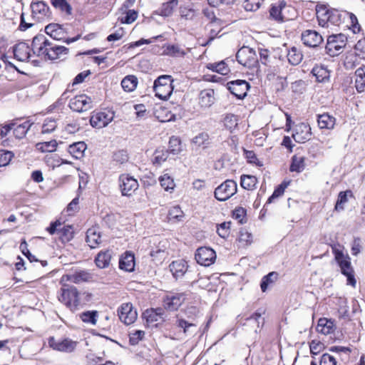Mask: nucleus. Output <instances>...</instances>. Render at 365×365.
Returning <instances> with one entry per match:
<instances>
[{"instance_id": "f257e3e1", "label": "nucleus", "mask_w": 365, "mask_h": 365, "mask_svg": "<svg viewBox=\"0 0 365 365\" xmlns=\"http://www.w3.org/2000/svg\"><path fill=\"white\" fill-rule=\"evenodd\" d=\"M332 252L334 255V259L340 267L342 274L347 278V284L355 287L356 284L354 277V272L351 264V259L348 255H344L343 252L336 247H332Z\"/></svg>"}, {"instance_id": "f03ea898", "label": "nucleus", "mask_w": 365, "mask_h": 365, "mask_svg": "<svg viewBox=\"0 0 365 365\" xmlns=\"http://www.w3.org/2000/svg\"><path fill=\"white\" fill-rule=\"evenodd\" d=\"M173 79L171 76L163 75L159 76L153 84L155 96L160 99L167 100L173 91Z\"/></svg>"}, {"instance_id": "7ed1b4c3", "label": "nucleus", "mask_w": 365, "mask_h": 365, "mask_svg": "<svg viewBox=\"0 0 365 365\" xmlns=\"http://www.w3.org/2000/svg\"><path fill=\"white\" fill-rule=\"evenodd\" d=\"M47 232L51 235H56L62 242H68L73 237V229L71 225H65L59 220L50 224L49 227H47Z\"/></svg>"}, {"instance_id": "20e7f679", "label": "nucleus", "mask_w": 365, "mask_h": 365, "mask_svg": "<svg viewBox=\"0 0 365 365\" xmlns=\"http://www.w3.org/2000/svg\"><path fill=\"white\" fill-rule=\"evenodd\" d=\"M236 58L239 63L249 68H255L258 65L256 51L248 46L240 48L237 52Z\"/></svg>"}, {"instance_id": "39448f33", "label": "nucleus", "mask_w": 365, "mask_h": 365, "mask_svg": "<svg viewBox=\"0 0 365 365\" xmlns=\"http://www.w3.org/2000/svg\"><path fill=\"white\" fill-rule=\"evenodd\" d=\"M58 299L72 310L77 309L80 305L79 292L73 286L62 288Z\"/></svg>"}, {"instance_id": "423d86ee", "label": "nucleus", "mask_w": 365, "mask_h": 365, "mask_svg": "<svg viewBox=\"0 0 365 365\" xmlns=\"http://www.w3.org/2000/svg\"><path fill=\"white\" fill-rule=\"evenodd\" d=\"M237 190V182L232 180H227L215 189L214 195L217 200L225 201L234 195Z\"/></svg>"}, {"instance_id": "0eeeda50", "label": "nucleus", "mask_w": 365, "mask_h": 365, "mask_svg": "<svg viewBox=\"0 0 365 365\" xmlns=\"http://www.w3.org/2000/svg\"><path fill=\"white\" fill-rule=\"evenodd\" d=\"M119 187L122 195L130 197L138 190V180L129 174H121L118 178Z\"/></svg>"}, {"instance_id": "6e6552de", "label": "nucleus", "mask_w": 365, "mask_h": 365, "mask_svg": "<svg viewBox=\"0 0 365 365\" xmlns=\"http://www.w3.org/2000/svg\"><path fill=\"white\" fill-rule=\"evenodd\" d=\"M69 108L78 113H83L91 110L93 107L92 98L86 94L75 96L69 101Z\"/></svg>"}, {"instance_id": "1a4fd4ad", "label": "nucleus", "mask_w": 365, "mask_h": 365, "mask_svg": "<svg viewBox=\"0 0 365 365\" xmlns=\"http://www.w3.org/2000/svg\"><path fill=\"white\" fill-rule=\"evenodd\" d=\"M344 38V36L341 34L329 36L325 46L326 53L330 56L339 54L346 45Z\"/></svg>"}, {"instance_id": "9d476101", "label": "nucleus", "mask_w": 365, "mask_h": 365, "mask_svg": "<svg viewBox=\"0 0 365 365\" xmlns=\"http://www.w3.org/2000/svg\"><path fill=\"white\" fill-rule=\"evenodd\" d=\"M117 312L120 320L126 325L134 323L138 317L136 309L130 302L122 304Z\"/></svg>"}, {"instance_id": "9b49d317", "label": "nucleus", "mask_w": 365, "mask_h": 365, "mask_svg": "<svg viewBox=\"0 0 365 365\" xmlns=\"http://www.w3.org/2000/svg\"><path fill=\"white\" fill-rule=\"evenodd\" d=\"M185 299L186 294L184 292L170 293L163 299L164 307L170 312L176 311Z\"/></svg>"}, {"instance_id": "f8f14e48", "label": "nucleus", "mask_w": 365, "mask_h": 365, "mask_svg": "<svg viewBox=\"0 0 365 365\" xmlns=\"http://www.w3.org/2000/svg\"><path fill=\"white\" fill-rule=\"evenodd\" d=\"M49 346L54 350L65 353H72L76 349L78 342L68 338L56 340L53 337H50L48 340Z\"/></svg>"}, {"instance_id": "ddd939ff", "label": "nucleus", "mask_w": 365, "mask_h": 365, "mask_svg": "<svg viewBox=\"0 0 365 365\" xmlns=\"http://www.w3.org/2000/svg\"><path fill=\"white\" fill-rule=\"evenodd\" d=\"M227 89L238 99H243L247 93L250 84L245 80H235L227 83Z\"/></svg>"}, {"instance_id": "4468645a", "label": "nucleus", "mask_w": 365, "mask_h": 365, "mask_svg": "<svg viewBox=\"0 0 365 365\" xmlns=\"http://www.w3.org/2000/svg\"><path fill=\"white\" fill-rule=\"evenodd\" d=\"M216 259L215 252L207 247H202L197 250L195 259L198 264L202 266H210Z\"/></svg>"}, {"instance_id": "2eb2a0df", "label": "nucleus", "mask_w": 365, "mask_h": 365, "mask_svg": "<svg viewBox=\"0 0 365 365\" xmlns=\"http://www.w3.org/2000/svg\"><path fill=\"white\" fill-rule=\"evenodd\" d=\"M114 113L110 110L98 112L93 114L90 119L92 127L102 128L108 125L113 119Z\"/></svg>"}, {"instance_id": "dca6fc26", "label": "nucleus", "mask_w": 365, "mask_h": 365, "mask_svg": "<svg viewBox=\"0 0 365 365\" xmlns=\"http://www.w3.org/2000/svg\"><path fill=\"white\" fill-rule=\"evenodd\" d=\"M301 38L303 43L309 47H317L323 41L322 35L311 29L303 31Z\"/></svg>"}, {"instance_id": "f3484780", "label": "nucleus", "mask_w": 365, "mask_h": 365, "mask_svg": "<svg viewBox=\"0 0 365 365\" xmlns=\"http://www.w3.org/2000/svg\"><path fill=\"white\" fill-rule=\"evenodd\" d=\"M312 133L311 128L306 123H300L297 125L292 134L294 140L299 143H303L311 139Z\"/></svg>"}, {"instance_id": "a211bd4d", "label": "nucleus", "mask_w": 365, "mask_h": 365, "mask_svg": "<svg viewBox=\"0 0 365 365\" xmlns=\"http://www.w3.org/2000/svg\"><path fill=\"white\" fill-rule=\"evenodd\" d=\"M32 51L34 54L46 60V36L42 34L36 35L32 41Z\"/></svg>"}, {"instance_id": "6ab92c4d", "label": "nucleus", "mask_w": 365, "mask_h": 365, "mask_svg": "<svg viewBox=\"0 0 365 365\" xmlns=\"http://www.w3.org/2000/svg\"><path fill=\"white\" fill-rule=\"evenodd\" d=\"M163 314L164 311L162 308H158L156 309H147L143 313V317L145 319L147 323L150 326L157 327L158 322L159 321H163Z\"/></svg>"}, {"instance_id": "aec40b11", "label": "nucleus", "mask_w": 365, "mask_h": 365, "mask_svg": "<svg viewBox=\"0 0 365 365\" xmlns=\"http://www.w3.org/2000/svg\"><path fill=\"white\" fill-rule=\"evenodd\" d=\"M187 267V262L183 259L173 261L169 265L170 270L176 279L182 277L185 274Z\"/></svg>"}, {"instance_id": "412c9836", "label": "nucleus", "mask_w": 365, "mask_h": 365, "mask_svg": "<svg viewBox=\"0 0 365 365\" xmlns=\"http://www.w3.org/2000/svg\"><path fill=\"white\" fill-rule=\"evenodd\" d=\"M32 16L38 21H42L46 17V3L43 1H33L31 4Z\"/></svg>"}, {"instance_id": "4be33fe9", "label": "nucleus", "mask_w": 365, "mask_h": 365, "mask_svg": "<svg viewBox=\"0 0 365 365\" xmlns=\"http://www.w3.org/2000/svg\"><path fill=\"white\" fill-rule=\"evenodd\" d=\"M30 48L25 43H19L14 46V57L20 61H25L30 58Z\"/></svg>"}, {"instance_id": "5701e85b", "label": "nucleus", "mask_w": 365, "mask_h": 365, "mask_svg": "<svg viewBox=\"0 0 365 365\" xmlns=\"http://www.w3.org/2000/svg\"><path fill=\"white\" fill-rule=\"evenodd\" d=\"M215 92L213 89H205L199 95V103L201 107L209 108L215 102Z\"/></svg>"}, {"instance_id": "b1692460", "label": "nucleus", "mask_w": 365, "mask_h": 365, "mask_svg": "<svg viewBox=\"0 0 365 365\" xmlns=\"http://www.w3.org/2000/svg\"><path fill=\"white\" fill-rule=\"evenodd\" d=\"M86 242L91 248H96L101 242V236L98 228L91 227L86 232Z\"/></svg>"}, {"instance_id": "393cba45", "label": "nucleus", "mask_w": 365, "mask_h": 365, "mask_svg": "<svg viewBox=\"0 0 365 365\" xmlns=\"http://www.w3.org/2000/svg\"><path fill=\"white\" fill-rule=\"evenodd\" d=\"M112 257V251L109 250L101 251L95 258V262L98 267L101 269L106 268L109 266Z\"/></svg>"}, {"instance_id": "a878e982", "label": "nucleus", "mask_w": 365, "mask_h": 365, "mask_svg": "<svg viewBox=\"0 0 365 365\" xmlns=\"http://www.w3.org/2000/svg\"><path fill=\"white\" fill-rule=\"evenodd\" d=\"M286 6L287 3L284 0L279 1L277 4H272L269 9L270 17L278 22L284 21V16L282 14V11L286 7Z\"/></svg>"}, {"instance_id": "bb28decb", "label": "nucleus", "mask_w": 365, "mask_h": 365, "mask_svg": "<svg viewBox=\"0 0 365 365\" xmlns=\"http://www.w3.org/2000/svg\"><path fill=\"white\" fill-rule=\"evenodd\" d=\"M119 267L120 269L126 272L133 271L135 267L134 255L130 252H125V255L120 259Z\"/></svg>"}, {"instance_id": "cd10ccee", "label": "nucleus", "mask_w": 365, "mask_h": 365, "mask_svg": "<svg viewBox=\"0 0 365 365\" xmlns=\"http://www.w3.org/2000/svg\"><path fill=\"white\" fill-rule=\"evenodd\" d=\"M67 279L68 281L75 283L79 284L84 282L91 281L93 279L92 274L87 271L81 270L78 272H76L72 274L67 275Z\"/></svg>"}, {"instance_id": "c85d7f7f", "label": "nucleus", "mask_w": 365, "mask_h": 365, "mask_svg": "<svg viewBox=\"0 0 365 365\" xmlns=\"http://www.w3.org/2000/svg\"><path fill=\"white\" fill-rule=\"evenodd\" d=\"M163 55L171 57H184L186 52L179 45L166 44L163 46Z\"/></svg>"}, {"instance_id": "c756f323", "label": "nucleus", "mask_w": 365, "mask_h": 365, "mask_svg": "<svg viewBox=\"0 0 365 365\" xmlns=\"http://www.w3.org/2000/svg\"><path fill=\"white\" fill-rule=\"evenodd\" d=\"M86 148V144L80 141L70 145L68 151L76 159H80L83 156Z\"/></svg>"}, {"instance_id": "7c9ffc66", "label": "nucleus", "mask_w": 365, "mask_h": 365, "mask_svg": "<svg viewBox=\"0 0 365 365\" xmlns=\"http://www.w3.org/2000/svg\"><path fill=\"white\" fill-rule=\"evenodd\" d=\"M317 122L321 129H332L335 125V118L328 113L318 115Z\"/></svg>"}, {"instance_id": "2f4dec72", "label": "nucleus", "mask_w": 365, "mask_h": 365, "mask_svg": "<svg viewBox=\"0 0 365 365\" xmlns=\"http://www.w3.org/2000/svg\"><path fill=\"white\" fill-rule=\"evenodd\" d=\"M331 9H328L324 5H317L316 7V14L319 25L322 26L328 27V16H329V11Z\"/></svg>"}, {"instance_id": "473e14b6", "label": "nucleus", "mask_w": 365, "mask_h": 365, "mask_svg": "<svg viewBox=\"0 0 365 365\" xmlns=\"http://www.w3.org/2000/svg\"><path fill=\"white\" fill-rule=\"evenodd\" d=\"M312 73L318 82H326L329 80L330 72L324 66H316L312 68Z\"/></svg>"}, {"instance_id": "72a5a7b5", "label": "nucleus", "mask_w": 365, "mask_h": 365, "mask_svg": "<svg viewBox=\"0 0 365 365\" xmlns=\"http://www.w3.org/2000/svg\"><path fill=\"white\" fill-rule=\"evenodd\" d=\"M178 4V0H168L163 3L158 9V14L162 16H170Z\"/></svg>"}, {"instance_id": "f704fd0d", "label": "nucleus", "mask_w": 365, "mask_h": 365, "mask_svg": "<svg viewBox=\"0 0 365 365\" xmlns=\"http://www.w3.org/2000/svg\"><path fill=\"white\" fill-rule=\"evenodd\" d=\"M317 330L323 334H329L334 331V322L326 318H321L318 321Z\"/></svg>"}, {"instance_id": "c9c22d12", "label": "nucleus", "mask_w": 365, "mask_h": 365, "mask_svg": "<svg viewBox=\"0 0 365 365\" xmlns=\"http://www.w3.org/2000/svg\"><path fill=\"white\" fill-rule=\"evenodd\" d=\"M305 168V158L294 155L292 157V162L289 167L291 172L301 173Z\"/></svg>"}, {"instance_id": "e433bc0d", "label": "nucleus", "mask_w": 365, "mask_h": 365, "mask_svg": "<svg viewBox=\"0 0 365 365\" xmlns=\"http://www.w3.org/2000/svg\"><path fill=\"white\" fill-rule=\"evenodd\" d=\"M47 35H49L52 38L58 41L61 40L65 37V33L63 29L58 24H48Z\"/></svg>"}, {"instance_id": "4c0bfd02", "label": "nucleus", "mask_w": 365, "mask_h": 365, "mask_svg": "<svg viewBox=\"0 0 365 365\" xmlns=\"http://www.w3.org/2000/svg\"><path fill=\"white\" fill-rule=\"evenodd\" d=\"M349 197H354V194L351 190H347L340 192L335 205V210L336 211L343 210L344 209V204L348 202Z\"/></svg>"}, {"instance_id": "58836bf2", "label": "nucleus", "mask_w": 365, "mask_h": 365, "mask_svg": "<svg viewBox=\"0 0 365 365\" xmlns=\"http://www.w3.org/2000/svg\"><path fill=\"white\" fill-rule=\"evenodd\" d=\"M257 179L254 175H242L240 177V185L242 188L247 190H253L256 188Z\"/></svg>"}, {"instance_id": "ea45409f", "label": "nucleus", "mask_w": 365, "mask_h": 365, "mask_svg": "<svg viewBox=\"0 0 365 365\" xmlns=\"http://www.w3.org/2000/svg\"><path fill=\"white\" fill-rule=\"evenodd\" d=\"M32 124L33 123H31L29 120H26L19 125L16 123V125L12 128L14 129V134L15 137L18 139L24 138Z\"/></svg>"}, {"instance_id": "a19ab883", "label": "nucleus", "mask_w": 365, "mask_h": 365, "mask_svg": "<svg viewBox=\"0 0 365 365\" xmlns=\"http://www.w3.org/2000/svg\"><path fill=\"white\" fill-rule=\"evenodd\" d=\"M303 58L302 52L296 47H292L287 53V59L290 64L297 66L299 64Z\"/></svg>"}, {"instance_id": "79ce46f5", "label": "nucleus", "mask_w": 365, "mask_h": 365, "mask_svg": "<svg viewBox=\"0 0 365 365\" xmlns=\"http://www.w3.org/2000/svg\"><path fill=\"white\" fill-rule=\"evenodd\" d=\"M176 325L183 329L186 335H191L195 333L197 324L193 322H189L185 319H179L176 321Z\"/></svg>"}, {"instance_id": "37998d69", "label": "nucleus", "mask_w": 365, "mask_h": 365, "mask_svg": "<svg viewBox=\"0 0 365 365\" xmlns=\"http://www.w3.org/2000/svg\"><path fill=\"white\" fill-rule=\"evenodd\" d=\"M68 51V48L62 46H54L47 48V58L51 60H55L62 54H66Z\"/></svg>"}, {"instance_id": "c03bdc74", "label": "nucleus", "mask_w": 365, "mask_h": 365, "mask_svg": "<svg viewBox=\"0 0 365 365\" xmlns=\"http://www.w3.org/2000/svg\"><path fill=\"white\" fill-rule=\"evenodd\" d=\"M355 86L358 92H363L365 89V71L363 68H359L356 72Z\"/></svg>"}, {"instance_id": "a18cd8bd", "label": "nucleus", "mask_w": 365, "mask_h": 365, "mask_svg": "<svg viewBox=\"0 0 365 365\" xmlns=\"http://www.w3.org/2000/svg\"><path fill=\"white\" fill-rule=\"evenodd\" d=\"M138 78L134 76H125L121 81V86L125 91L130 92L135 89Z\"/></svg>"}, {"instance_id": "49530a36", "label": "nucleus", "mask_w": 365, "mask_h": 365, "mask_svg": "<svg viewBox=\"0 0 365 365\" xmlns=\"http://www.w3.org/2000/svg\"><path fill=\"white\" fill-rule=\"evenodd\" d=\"M168 150L164 148H158L153 153V163L154 165H160L168 158Z\"/></svg>"}, {"instance_id": "de8ad7c7", "label": "nucleus", "mask_w": 365, "mask_h": 365, "mask_svg": "<svg viewBox=\"0 0 365 365\" xmlns=\"http://www.w3.org/2000/svg\"><path fill=\"white\" fill-rule=\"evenodd\" d=\"M128 159V154L125 150H119L113 153L112 161L118 165L126 163Z\"/></svg>"}, {"instance_id": "09e8293b", "label": "nucleus", "mask_w": 365, "mask_h": 365, "mask_svg": "<svg viewBox=\"0 0 365 365\" xmlns=\"http://www.w3.org/2000/svg\"><path fill=\"white\" fill-rule=\"evenodd\" d=\"M160 185L166 191H172L175 187L173 179L168 175L164 174L159 178Z\"/></svg>"}, {"instance_id": "8fccbe9b", "label": "nucleus", "mask_w": 365, "mask_h": 365, "mask_svg": "<svg viewBox=\"0 0 365 365\" xmlns=\"http://www.w3.org/2000/svg\"><path fill=\"white\" fill-rule=\"evenodd\" d=\"M168 153L173 155L178 154L181 150V141L180 140L175 136H172L169 140Z\"/></svg>"}, {"instance_id": "3c124183", "label": "nucleus", "mask_w": 365, "mask_h": 365, "mask_svg": "<svg viewBox=\"0 0 365 365\" xmlns=\"http://www.w3.org/2000/svg\"><path fill=\"white\" fill-rule=\"evenodd\" d=\"M278 274L275 272H269L268 274L262 277L260 287L263 292H264L269 284H272L277 278Z\"/></svg>"}, {"instance_id": "603ef678", "label": "nucleus", "mask_w": 365, "mask_h": 365, "mask_svg": "<svg viewBox=\"0 0 365 365\" xmlns=\"http://www.w3.org/2000/svg\"><path fill=\"white\" fill-rule=\"evenodd\" d=\"M51 5L61 11H65L66 14H71V7L66 0H50Z\"/></svg>"}, {"instance_id": "864d4df0", "label": "nucleus", "mask_w": 365, "mask_h": 365, "mask_svg": "<svg viewBox=\"0 0 365 365\" xmlns=\"http://www.w3.org/2000/svg\"><path fill=\"white\" fill-rule=\"evenodd\" d=\"M97 311H87L81 314L80 317L83 322L90 323L93 325H95L97 322Z\"/></svg>"}, {"instance_id": "5fc2aeb1", "label": "nucleus", "mask_w": 365, "mask_h": 365, "mask_svg": "<svg viewBox=\"0 0 365 365\" xmlns=\"http://www.w3.org/2000/svg\"><path fill=\"white\" fill-rule=\"evenodd\" d=\"M289 182H283L274 190L272 195L268 198L266 204H270L274 202V199L283 195L284 190L287 187Z\"/></svg>"}, {"instance_id": "6e6d98bb", "label": "nucleus", "mask_w": 365, "mask_h": 365, "mask_svg": "<svg viewBox=\"0 0 365 365\" xmlns=\"http://www.w3.org/2000/svg\"><path fill=\"white\" fill-rule=\"evenodd\" d=\"M192 143L198 147H206L209 144V135L207 133H200L192 138Z\"/></svg>"}, {"instance_id": "4d7b16f0", "label": "nucleus", "mask_w": 365, "mask_h": 365, "mask_svg": "<svg viewBox=\"0 0 365 365\" xmlns=\"http://www.w3.org/2000/svg\"><path fill=\"white\" fill-rule=\"evenodd\" d=\"M264 0H245L243 7L247 11H255L259 9Z\"/></svg>"}, {"instance_id": "13d9d810", "label": "nucleus", "mask_w": 365, "mask_h": 365, "mask_svg": "<svg viewBox=\"0 0 365 365\" xmlns=\"http://www.w3.org/2000/svg\"><path fill=\"white\" fill-rule=\"evenodd\" d=\"M224 125L229 130L235 128L238 124L237 116L234 114H227L224 118Z\"/></svg>"}, {"instance_id": "bf43d9fd", "label": "nucleus", "mask_w": 365, "mask_h": 365, "mask_svg": "<svg viewBox=\"0 0 365 365\" xmlns=\"http://www.w3.org/2000/svg\"><path fill=\"white\" fill-rule=\"evenodd\" d=\"M145 336L143 330H133L129 333V341L131 345H136Z\"/></svg>"}, {"instance_id": "052dcab7", "label": "nucleus", "mask_w": 365, "mask_h": 365, "mask_svg": "<svg viewBox=\"0 0 365 365\" xmlns=\"http://www.w3.org/2000/svg\"><path fill=\"white\" fill-rule=\"evenodd\" d=\"M207 68L212 71H216L219 73L225 75L228 71V69L226 67V64L224 61H220L219 63H209Z\"/></svg>"}, {"instance_id": "680f3d73", "label": "nucleus", "mask_w": 365, "mask_h": 365, "mask_svg": "<svg viewBox=\"0 0 365 365\" xmlns=\"http://www.w3.org/2000/svg\"><path fill=\"white\" fill-rule=\"evenodd\" d=\"M14 158V153L11 151L1 150H0V167L6 166L9 164Z\"/></svg>"}, {"instance_id": "e2e57ef3", "label": "nucleus", "mask_w": 365, "mask_h": 365, "mask_svg": "<svg viewBox=\"0 0 365 365\" xmlns=\"http://www.w3.org/2000/svg\"><path fill=\"white\" fill-rule=\"evenodd\" d=\"M354 49L356 56L360 58L365 59V38L359 40Z\"/></svg>"}, {"instance_id": "0e129e2a", "label": "nucleus", "mask_w": 365, "mask_h": 365, "mask_svg": "<svg viewBox=\"0 0 365 365\" xmlns=\"http://www.w3.org/2000/svg\"><path fill=\"white\" fill-rule=\"evenodd\" d=\"M138 17V12L135 10H128L124 17L120 19L122 24H132Z\"/></svg>"}, {"instance_id": "69168bd1", "label": "nucleus", "mask_w": 365, "mask_h": 365, "mask_svg": "<svg viewBox=\"0 0 365 365\" xmlns=\"http://www.w3.org/2000/svg\"><path fill=\"white\" fill-rule=\"evenodd\" d=\"M309 348L311 354L317 355L324 349V345L319 341L312 340L310 342Z\"/></svg>"}, {"instance_id": "338daca9", "label": "nucleus", "mask_w": 365, "mask_h": 365, "mask_svg": "<svg viewBox=\"0 0 365 365\" xmlns=\"http://www.w3.org/2000/svg\"><path fill=\"white\" fill-rule=\"evenodd\" d=\"M230 222H225L221 223L217 227V232L222 238H225L229 235V230L230 228Z\"/></svg>"}, {"instance_id": "774afa93", "label": "nucleus", "mask_w": 365, "mask_h": 365, "mask_svg": "<svg viewBox=\"0 0 365 365\" xmlns=\"http://www.w3.org/2000/svg\"><path fill=\"white\" fill-rule=\"evenodd\" d=\"M168 215L170 219L180 220L183 217V212L179 206H174L169 210Z\"/></svg>"}]
</instances>
